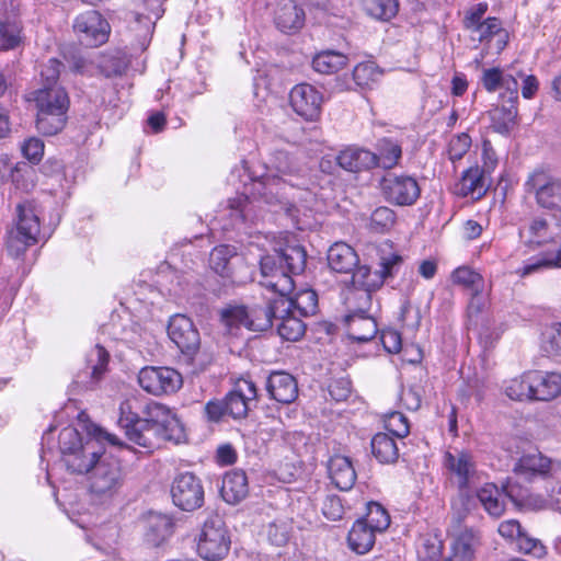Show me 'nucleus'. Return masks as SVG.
I'll return each instance as SVG.
<instances>
[{"label": "nucleus", "instance_id": "f257e3e1", "mask_svg": "<svg viewBox=\"0 0 561 561\" xmlns=\"http://www.w3.org/2000/svg\"><path fill=\"white\" fill-rule=\"evenodd\" d=\"M118 424L130 443L147 451L186 438L184 425L171 408L152 400L145 403L135 396L121 403Z\"/></svg>", "mask_w": 561, "mask_h": 561}, {"label": "nucleus", "instance_id": "f03ea898", "mask_svg": "<svg viewBox=\"0 0 561 561\" xmlns=\"http://www.w3.org/2000/svg\"><path fill=\"white\" fill-rule=\"evenodd\" d=\"M264 169L253 187L267 204L283 203L280 198L287 195V188L293 190L298 185L294 179H300L304 171L298 159L283 149H276L268 154Z\"/></svg>", "mask_w": 561, "mask_h": 561}, {"label": "nucleus", "instance_id": "7ed1b4c3", "mask_svg": "<svg viewBox=\"0 0 561 561\" xmlns=\"http://www.w3.org/2000/svg\"><path fill=\"white\" fill-rule=\"evenodd\" d=\"M36 105V129L44 136L60 133L67 123L69 98L60 87H49L34 93Z\"/></svg>", "mask_w": 561, "mask_h": 561}, {"label": "nucleus", "instance_id": "20e7f679", "mask_svg": "<svg viewBox=\"0 0 561 561\" xmlns=\"http://www.w3.org/2000/svg\"><path fill=\"white\" fill-rule=\"evenodd\" d=\"M41 221L36 205L24 201L16 206L15 227L9 231L7 250L13 257L22 256L38 242Z\"/></svg>", "mask_w": 561, "mask_h": 561}, {"label": "nucleus", "instance_id": "39448f33", "mask_svg": "<svg viewBox=\"0 0 561 561\" xmlns=\"http://www.w3.org/2000/svg\"><path fill=\"white\" fill-rule=\"evenodd\" d=\"M125 476L117 459L103 457L89 478V491L96 504L110 503L123 488Z\"/></svg>", "mask_w": 561, "mask_h": 561}, {"label": "nucleus", "instance_id": "423d86ee", "mask_svg": "<svg viewBox=\"0 0 561 561\" xmlns=\"http://www.w3.org/2000/svg\"><path fill=\"white\" fill-rule=\"evenodd\" d=\"M277 306L243 305L228 306L220 312L221 321L230 333L240 328L250 331L262 332L273 324V317L276 316Z\"/></svg>", "mask_w": 561, "mask_h": 561}, {"label": "nucleus", "instance_id": "0eeeda50", "mask_svg": "<svg viewBox=\"0 0 561 561\" xmlns=\"http://www.w3.org/2000/svg\"><path fill=\"white\" fill-rule=\"evenodd\" d=\"M525 193L545 209H561V179L546 168H536L524 183Z\"/></svg>", "mask_w": 561, "mask_h": 561}, {"label": "nucleus", "instance_id": "6e6552de", "mask_svg": "<svg viewBox=\"0 0 561 561\" xmlns=\"http://www.w3.org/2000/svg\"><path fill=\"white\" fill-rule=\"evenodd\" d=\"M231 539L225 522L219 516L208 518L197 540V553L208 561L224 559L230 550Z\"/></svg>", "mask_w": 561, "mask_h": 561}, {"label": "nucleus", "instance_id": "1a4fd4ad", "mask_svg": "<svg viewBox=\"0 0 561 561\" xmlns=\"http://www.w3.org/2000/svg\"><path fill=\"white\" fill-rule=\"evenodd\" d=\"M506 491L511 501L519 508L551 510L561 514V481L548 483L545 494L530 492L518 483H510Z\"/></svg>", "mask_w": 561, "mask_h": 561}, {"label": "nucleus", "instance_id": "9d476101", "mask_svg": "<svg viewBox=\"0 0 561 561\" xmlns=\"http://www.w3.org/2000/svg\"><path fill=\"white\" fill-rule=\"evenodd\" d=\"M107 440L112 445H118V438L102 428H95L93 437L88 438L83 446H79L73 453L64 456L62 462L68 471L72 473H87L92 471L94 466L102 459L99 442Z\"/></svg>", "mask_w": 561, "mask_h": 561}, {"label": "nucleus", "instance_id": "9b49d317", "mask_svg": "<svg viewBox=\"0 0 561 561\" xmlns=\"http://www.w3.org/2000/svg\"><path fill=\"white\" fill-rule=\"evenodd\" d=\"M385 199L397 206H412L421 195V187L415 178L408 174L388 173L380 181Z\"/></svg>", "mask_w": 561, "mask_h": 561}, {"label": "nucleus", "instance_id": "f8f14e48", "mask_svg": "<svg viewBox=\"0 0 561 561\" xmlns=\"http://www.w3.org/2000/svg\"><path fill=\"white\" fill-rule=\"evenodd\" d=\"M73 31L81 44L99 47L107 42L111 26L99 11L89 10L75 19Z\"/></svg>", "mask_w": 561, "mask_h": 561}, {"label": "nucleus", "instance_id": "ddd939ff", "mask_svg": "<svg viewBox=\"0 0 561 561\" xmlns=\"http://www.w3.org/2000/svg\"><path fill=\"white\" fill-rule=\"evenodd\" d=\"M182 376L170 367L147 366L138 374L139 386L153 396L170 394L182 387Z\"/></svg>", "mask_w": 561, "mask_h": 561}, {"label": "nucleus", "instance_id": "4468645a", "mask_svg": "<svg viewBox=\"0 0 561 561\" xmlns=\"http://www.w3.org/2000/svg\"><path fill=\"white\" fill-rule=\"evenodd\" d=\"M522 72L516 75L501 68H483L480 83L489 93L499 92V102H518V79Z\"/></svg>", "mask_w": 561, "mask_h": 561}, {"label": "nucleus", "instance_id": "2eb2a0df", "mask_svg": "<svg viewBox=\"0 0 561 561\" xmlns=\"http://www.w3.org/2000/svg\"><path fill=\"white\" fill-rule=\"evenodd\" d=\"M351 285L345 298L347 306L360 304L363 308H370L373 293L382 286V276L369 266L362 265L353 272Z\"/></svg>", "mask_w": 561, "mask_h": 561}, {"label": "nucleus", "instance_id": "dca6fc26", "mask_svg": "<svg viewBox=\"0 0 561 561\" xmlns=\"http://www.w3.org/2000/svg\"><path fill=\"white\" fill-rule=\"evenodd\" d=\"M174 505L183 511L192 512L204 504V486L199 478L191 472L178 474L171 485Z\"/></svg>", "mask_w": 561, "mask_h": 561}, {"label": "nucleus", "instance_id": "f3484780", "mask_svg": "<svg viewBox=\"0 0 561 561\" xmlns=\"http://www.w3.org/2000/svg\"><path fill=\"white\" fill-rule=\"evenodd\" d=\"M261 285L286 298L294 293L295 283L289 272L276 262L275 255H264L260 261Z\"/></svg>", "mask_w": 561, "mask_h": 561}, {"label": "nucleus", "instance_id": "a211bd4d", "mask_svg": "<svg viewBox=\"0 0 561 561\" xmlns=\"http://www.w3.org/2000/svg\"><path fill=\"white\" fill-rule=\"evenodd\" d=\"M210 268L230 283H241L239 270L244 267V260L232 245L221 244L213 249L209 255Z\"/></svg>", "mask_w": 561, "mask_h": 561}, {"label": "nucleus", "instance_id": "6ab92c4d", "mask_svg": "<svg viewBox=\"0 0 561 561\" xmlns=\"http://www.w3.org/2000/svg\"><path fill=\"white\" fill-rule=\"evenodd\" d=\"M290 105L296 114L306 121H317L323 103L322 93L309 83L295 85L289 94Z\"/></svg>", "mask_w": 561, "mask_h": 561}, {"label": "nucleus", "instance_id": "aec40b11", "mask_svg": "<svg viewBox=\"0 0 561 561\" xmlns=\"http://www.w3.org/2000/svg\"><path fill=\"white\" fill-rule=\"evenodd\" d=\"M513 470L526 480L547 478L561 471V461L553 460L540 451H531L522 455Z\"/></svg>", "mask_w": 561, "mask_h": 561}, {"label": "nucleus", "instance_id": "412c9836", "mask_svg": "<svg viewBox=\"0 0 561 561\" xmlns=\"http://www.w3.org/2000/svg\"><path fill=\"white\" fill-rule=\"evenodd\" d=\"M168 334L183 354L193 355L199 348V333L193 321L184 314L171 317Z\"/></svg>", "mask_w": 561, "mask_h": 561}, {"label": "nucleus", "instance_id": "4be33fe9", "mask_svg": "<svg viewBox=\"0 0 561 561\" xmlns=\"http://www.w3.org/2000/svg\"><path fill=\"white\" fill-rule=\"evenodd\" d=\"M443 463L460 490L468 489L477 476V463L470 451H446Z\"/></svg>", "mask_w": 561, "mask_h": 561}, {"label": "nucleus", "instance_id": "5701e85b", "mask_svg": "<svg viewBox=\"0 0 561 561\" xmlns=\"http://www.w3.org/2000/svg\"><path fill=\"white\" fill-rule=\"evenodd\" d=\"M348 308L351 312L344 318L347 336L358 343L373 340L378 329L375 319L368 314L369 308H363L360 304Z\"/></svg>", "mask_w": 561, "mask_h": 561}, {"label": "nucleus", "instance_id": "b1692460", "mask_svg": "<svg viewBox=\"0 0 561 561\" xmlns=\"http://www.w3.org/2000/svg\"><path fill=\"white\" fill-rule=\"evenodd\" d=\"M257 398L255 383L248 378L236 381L233 389L226 396L225 403L228 415L233 419L247 416L250 404Z\"/></svg>", "mask_w": 561, "mask_h": 561}, {"label": "nucleus", "instance_id": "393cba45", "mask_svg": "<svg viewBox=\"0 0 561 561\" xmlns=\"http://www.w3.org/2000/svg\"><path fill=\"white\" fill-rule=\"evenodd\" d=\"M519 236L525 245L536 249L556 243L559 239L560 231L551 221L538 216L533 218L528 225L520 228Z\"/></svg>", "mask_w": 561, "mask_h": 561}, {"label": "nucleus", "instance_id": "a878e982", "mask_svg": "<svg viewBox=\"0 0 561 561\" xmlns=\"http://www.w3.org/2000/svg\"><path fill=\"white\" fill-rule=\"evenodd\" d=\"M453 282L470 291L472 298L469 302L470 312H480L484 307L485 299L483 291L485 282L483 276L468 266L456 268L451 275Z\"/></svg>", "mask_w": 561, "mask_h": 561}, {"label": "nucleus", "instance_id": "bb28decb", "mask_svg": "<svg viewBox=\"0 0 561 561\" xmlns=\"http://www.w3.org/2000/svg\"><path fill=\"white\" fill-rule=\"evenodd\" d=\"M473 39H478L485 45L488 51L500 54L508 43V32L502 26L496 18H486L482 24H479L469 31Z\"/></svg>", "mask_w": 561, "mask_h": 561}, {"label": "nucleus", "instance_id": "cd10ccee", "mask_svg": "<svg viewBox=\"0 0 561 561\" xmlns=\"http://www.w3.org/2000/svg\"><path fill=\"white\" fill-rule=\"evenodd\" d=\"M108 364V353L101 346L95 345L85 358V367L78 375L77 383H81L84 388H92L102 378L106 371Z\"/></svg>", "mask_w": 561, "mask_h": 561}, {"label": "nucleus", "instance_id": "c85d7f7f", "mask_svg": "<svg viewBox=\"0 0 561 561\" xmlns=\"http://www.w3.org/2000/svg\"><path fill=\"white\" fill-rule=\"evenodd\" d=\"M481 545L482 535L478 529H461L451 543V558L455 561H473Z\"/></svg>", "mask_w": 561, "mask_h": 561}, {"label": "nucleus", "instance_id": "c756f323", "mask_svg": "<svg viewBox=\"0 0 561 561\" xmlns=\"http://www.w3.org/2000/svg\"><path fill=\"white\" fill-rule=\"evenodd\" d=\"M484 170L473 165L463 171L460 181L456 185V193L461 197L480 199L489 190Z\"/></svg>", "mask_w": 561, "mask_h": 561}, {"label": "nucleus", "instance_id": "7c9ffc66", "mask_svg": "<svg viewBox=\"0 0 561 561\" xmlns=\"http://www.w3.org/2000/svg\"><path fill=\"white\" fill-rule=\"evenodd\" d=\"M282 306V311H297L300 316L314 314L318 308V295L313 289L305 288L286 298L275 299L271 306Z\"/></svg>", "mask_w": 561, "mask_h": 561}, {"label": "nucleus", "instance_id": "2f4dec72", "mask_svg": "<svg viewBox=\"0 0 561 561\" xmlns=\"http://www.w3.org/2000/svg\"><path fill=\"white\" fill-rule=\"evenodd\" d=\"M266 390L272 399L279 403H291L298 396L296 379L288 373L275 371L270 375Z\"/></svg>", "mask_w": 561, "mask_h": 561}, {"label": "nucleus", "instance_id": "473e14b6", "mask_svg": "<svg viewBox=\"0 0 561 561\" xmlns=\"http://www.w3.org/2000/svg\"><path fill=\"white\" fill-rule=\"evenodd\" d=\"M274 21L282 32L295 33L304 26L305 12L295 0H279Z\"/></svg>", "mask_w": 561, "mask_h": 561}, {"label": "nucleus", "instance_id": "72a5a7b5", "mask_svg": "<svg viewBox=\"0 0 561 561\" xmlns=\"http://www.w3.org/2000/svg\"><path fill=\"white\" fill-rule=\"evenodd\" d=\"M328 473L332 484L341 491H348L356 482V471L348 457L334 455L328 461Z\"/></svg>", "mask_w": 561, "mask_h": 561}, {"label": "nucleus", "instance_id": "f704fd0d", "mask_svg": "<svg viewBox=\"0 0 561 561\" xmlns=\"http://www.w3.org/2000/svg\"><path fill=\"white\" fill-rule=\"evenodd\" d=\"M337 164L350 172H360L376 168L375 152L367 149L350 146L336 156Z\"/></svg>", "mask_w": 561, "mask_h": 561}, {"label": "nucleus", "instance_id": "c9c22d12", "mask_svg": "<svg viewBox=\"0 0 561 561\" xmlns=\"http://www.w3.org/2000/svg\"><path fill=\"white\" fill-rule=\"evenodd\" d=\"M534 400L549 401L561 394V375L535 370L531 371Z\"/></svg>", "mask_w": 561, "mask_h": 561}, {"label": "nucleus", "instance_id": "e433bc0d", "mask_svg": "<svg viewBox=\"0 0 561 561\" xmlns=\"http://www.w3.org/2000/svg\"><path fill=\"white\" fill-rule=\"evenodd\" d=\"M518 102H499L489 111L491 127L499 134H510L517 124Z\"/></svg>", "mask_w": 561, "mask_h": 561}, {"label": "nucleus", "instance_id": "4c0bfd02", "mask_svg": "<svg viewBox=\"0 0 561 561\" xmlns=\"http://www.w3.org/2000/svg\"><path fill=\"white\" fill-rule=\"evenodd\" d=\"M515 483L508 481L504 488V492L501 491L494 483H485L477 491V497L484 510L494 517H500L505 511V497H508L507 485Z\"/></svg>", "mask_w": 561, "mask_h": 561}, {"label": "nucleus", "instance_id": "58836bf2", "mask_svg": "<svg viewBox=\"0 0 561 561\" xmlns=\"http://www.w3.org/2000/svg\"><path fill=\"white\" fill-rule=\"evenodd\" d=\"M328 263L337 273H351L358 264V255L351 245L336 242L328 251Z\"/></svg>", "mask_w": 561, "mask_h": 561}, {"label": "nucleus", "instance_id": "ea45409f", "mask_svg": "<svg viewBox=\"0 0 561 561\" xmlns=\"http://www.w3.org/2000/svg\"><path fill=\"white\" fill-rule=\"evenodd\" d=\"M249 492L248 478L242 470H232L225 474L221 495L227 503L236 504L242 501Z\"/></svg>", "mask_w": 561, "mask_h": 561}, {"label": "nucleus", "instance_id": "a19ab883", "mask_svg": "<svg viewBox=\"0 0 561 561\" xmlns=\"http://www.w3.org/2000/svg\"><path fill=\"white\" fill-rule=\"evenodd\" d=\"M298 185V194L297 196H293V203H286V213L295 220V224L299 229H302L304 221L300 218V215L304 217H309V214L316 202V195L308 188H300L301 183H297Z\"/></svg>", "mask_w": 561, "mask_h": 561}, {"label": "nucleus", "instance_id": "79ce46f5", "mask_svg": "<svg viewBox=\"0 0 561 561\" xmlns=\"http://www.w3.org/2000/svg\"><path fill=\"white\" fill-rule=\"evenodd\" d=\"M376 541V533L365 525L362 520L357 519L347 536V543L352 551L357 554H365L369 552Z\"/></svg>", "mask_w": 561, "mask_h": 561}, {"label": "nucleus", "instance_id": "37998d69", "mask_svg": "<svg viewBox=\"0 0 561 561\" xmlns=\"http://www.w3.org/2000/svg\"><path fill=\"white\" fill-rule=\"evenodd\" d=\"M280 319L277 325L278 334L286 341H298L306 331L305 323L294 316L293 311H282V306L278 305L277 314L273 319Z\"/></svg>", "mask_w": 561, "mask_h": 561}, {"label": "nucleus", "instance_id": "c03bdc74", "mask_svg": "<svg viewBox=\"0 0 561 561\" xmlns=\"http://www.w3.org/2000/svg\"><path fill=\"white\" fill-rule=\"evenodd\" d=\"M276 262L283 265L290 274H300L306 267L307 253L300 245H286L274 254Z\"/></svg>", "mask_w": 561, "mask_h": 561}, {"label": "nucleus", "instance_id": "a18cd8bd", "mask_svg": "<svg viewBox=\"0 0 561 561\" xmlns=\"http://www.w3.org/2000/svg\"><path fill=\"white\" fill-rule=\"evenodd\" d=\"M347 62L346 55L335 50H324L313 57L312 67L319 73L332 75L345 68Z\"/></svg>", "mask_w": 561, "mask_h": 561}, {"label": "nucleus", "instance_id": "49530a36", "mask_svg": "<svg viewBox=\"0 0 561 561\" xmlns=\"http://www.w3.org/2000/svg\"><path fill=\"white\" fill-rule=\"evenodd\" d=\"M401 157L402 149L398 141L382 138L377 142L376 168L392 169L398 165Z\"/></svg>", "mask_w": 561, "mask_h": 561}, {"label": "nucleus", "instance_id": "de8ad7c7", "mask_svg": "<svg viewBox=\"0 0 561 561\" xmlns=\"http://www.w3.org/2000/svg\"><path fill=\"white\" fill-rule=\"evenodd\" d=\"M371 453L382 463H392L399 457V449L392 436L377 433L371 439Z\"/></svg>", "mask_w": 561, "mask_h": 561}, {"label": "nucleus", "instance_id": "09e8293b", "mask_svg": "<svg viewBox=\"0 0 561 561\" xmlns=\"http://www.w3.org/2000/svg\"><path fill=\"white\" fill-rule=\"evenodd\" d=\"M382 76L383 70L371 60L359 62L353 69V80L360 89H373Z\"/></svg>", "mask_w": 561, "mask_h": 561}, {"label": "nucleus", "instance_id": "8fccbe9b", "mask_svg": "<svg viewBox=\"0 0 561 561\" xmlns=\"http://www.w3.org/2000/svg\"><path fill=\"white\" fill-rule=\"evenodd\" d=\"M530 378L531 371H528L520 377L511 379L505 387V393L507 397L516 401L534 400Z\"/></svg>", "mask_w": 561, "mask_h": 561}, {"label": "nucleus", "instance_id": "3c124183", "mask_svg": "<svg viewBox=\"0 0 561 561\" xmlns=\"http://www.w3.org/2000/svg\"><path fill=\"white\" fill-rule=\"evenodd\" d=\"M359 520L365 523V525L376 534L383 533L390 525V516L388 512L376 502H370L367 505V513L365 517L359 518Z\"/></svg>", "mask_w": 561, "mask_h": 561}, {"label": "nucleus", "instance_id": "603ef678", "mask_svg": "<svg viewBox=\"0 0 561 561\" xmlns=\"http://www.w3.org/2000/svg\"><path fill=\"white\" fill-rule=\"evenodd\" d=\"M232 226L245 220H253V202L245 194L237 195L229 201Z\"/></svg>", "mask_w": 561, "mask_h": 561}, {"label": "nucleus", "instance_id": "864d4df0", "mask_svg": "<svg viewBox=\"0 0 561 561\" xmlns=\"http://www.w3.org/2000/svg\"><path fill=\"white\" fill-rule=\"evenodd\" d=\"M541 348L550 356L561 357V322L552 323L543 330Z\"/></svg>", "mask_w": 561, "mask_h": 561}, {"label": "nucleus", "instance_id": "5fc2aeb1", "mask_svg": "<svg viewBox=\"0 0 561 561\" xmlns=\"http://www.w3.org/2000/svg\"><path fill=\"white\" fill-rule=\"evenodd\" d=\"M172 534L171 522L164 517L159 516L150 522L149 530L147 533V540L153 546H159Z\"/></svg>", "mask_w": 561, "mask_h": 561}, {"label": "nucleus", "instance_id": "6e6d98bb", "mask_svg": "<svg viewBox=\"0 0 561 561\" xmlns=\"http://www.w3.org/2000/svg\"><path fill=\"white\" fill-rule=\"evenodd\" d=\"M366 10L368 13L380 20H390L398 12L397 0H367Z\"/></svg>", "mask_w": 561, "mask_h": 561}, {"label": "nucleus", "instance_id": "4d7b16f0", "mask_svg": "<svg viewBox=\"0 0 561 561\" xmlns=\"http://www.w3.org/2000/svg\"><path fill=\"white\" fill-rule=\"evenodd\" d=\"M21 41V30L15 23L0 21V50L14 49Z\"/></svg>", "mask_w": 561, "mask_h": 561}, {"label": "nucleus", "instance_id": "13d9d810", "mask_svg": "<svg viewBox=\"0 0 561 561\" xmlns=\"http://www.w3.org/2000/svg\"><path fill=\"white\" fill-rule=\"evenodd\" d=\"M516 545L519 552L531 556L536 559H542L548 553L547 547L541 542V540L530 537L525 531L519 536Z\"/></svg>", "mask_w": 561, "mask_h": 561}, {"label": "nucleus", "instance_id": "bf43d9fd", "mask_svg": "<svg viewBox=\"0 0 561 561\" xmlns=\"http://www.w3.org/2000/svg\"><path fill=\"white\" fill-rule=\"evenodd\" d=\"M394 222V211L386 206L376 208L370 216V228L376 232H385L389 230Z\"/></svg>", "mask_w": 561, "mask_h": 561}, {"label": "nucleus", "instance_id": "052dcab7", "mask_svg": "<svg viewBox=\"0 0 561 561\" xmlns=\"http://www.w3.org/2000/svg\"><path fill=\"white\" fill-rule=\"evenodd\" d=\"M58 443L62 457L73 453L79 446L84 445L79 432L72 426H67L60 431Z\"/></svg>", "mask_w": 561, "mask_h": 561}, {"label": "nucleus", "instance_id": "680f3d73", "mask_svg": "<svg viewBox=\"0 0 561 561\" xmlns=\"http://www.w3.org/2000/svg\"><path fill=\"white\" fill-rule=\"evenodd\" d=\"M383 423L386 431L396 437L403 438L410 433L408 419L401 412L387 414Z\"/></svg>", "mask_w": 561, "mask_h": 561}, {"label": "nucleus", "instance_id": "e2e57ef3", "mask_svg": "<svg viewBox=\"0 0 561 561\" xmlns=\"http://www.w3.org/2000/svg\"><path fill=\"white\" fill-rule=\"evenodd\" d=\"M471 147V138L468 134L462 133L454 136L448 144V158L451 162L461 160Z\"/></svg>", "mask_w": 561, "mask_h": 561}, {"label": "nucleus", "instance_id": "0e129e2a", "mask_svg": "<svg viewBox=\"0 0 561 561\" xmlns=\"http://www.w3.org/2000/svg\"><path fill=\"white\" fill-rule=\"evenodd\" d=\"M163 0H141L142 9L135 11V20L140 22L144 18L148 24H153V19L158 20L163 13Z\"/></svg>", "mask_w": 561, "mask_h": 561}, {"label": "nucleus", "instance_id": "69168bd1", "mask_svg": "<svg viewBox=\"0 0 561 561\" xmlns=\"http://www.w3.org/2000/svg\"><path fill=\"white\" fill-rule=\"evenodd\" d=\"M556 267L554 262L550 255V252L540 254L529 259L525 264L517 270V273L525 277L533 273H537L545 268Z\"/></svg>", "mask_w": 561, "mask_h": 561}, {"label": "nucleus", "instance_id": "338daca9", "mask_svg": "<svg viewBox=\"0 0 561 561\" xmlns=\"http://www.w3.org/2000/svg\"><path fill=\"white\" fill-rule=\"evenodd\" d=\"M44 149V141L38 137H30L25 139L21 145L23 157L34 164H37L42 161Z\"/></svg>", "mask_w": 561, "mask_h": 561}, {"label": "nucleus", "instance_id": "774afa93", "mask_svg": "<svg viewBox=\"0 0 561 561\" xmlns=\"http://www.w3.org/2000/svg\"><path fill=\"white\" fill-rule=\"evenodd\" d=\"M95 536L99 540L96 543L98 548L111 552L117 543L118 528L115 525H106L98 529Z\"/></svg>", "mask_w": 561, "mask_h": 561}]
</instances>
